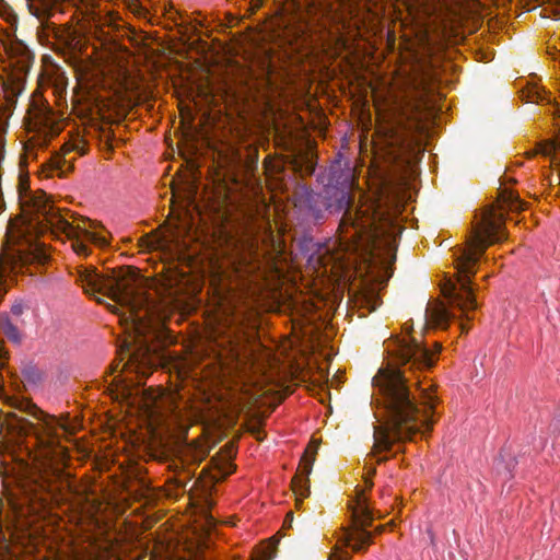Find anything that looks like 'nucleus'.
<instances>
[{"instance_id": "nucleus-1", "label": "nucleus", "mask_w": 560, "mask_h": 560, "mask_svg": "<svg viewBox=\"0 0 560 560\" xmlns=\"http://www.w3.org/2000/svg\"><path fill=\"white\" fill-rule=\"evenodd\" d=\"M192 240L187 214L175 218L174 208L166 224L139 238V247L156 252L163 264L150 291L141 288L140 280L130 267L113 269L110 275L98 273L93 267L78 268V280L86 293H102L126 308L120 322L126 326L128 337L125 340L126 350L121 349L119 355L120 361L127 354L129 359L121 368L120 362L112 364V372L119 370L120 373L108 383V390L115 399L137 405L152 432L175 416L179 397L177 392L152 387L143 390L141 396L136 395L137 387L165 359L155 346L150 345L159 336L156 324L173 311L186 308L201 291V278L209 279L220 305L240 285V280H248L249 283L262 281V287H269L253 244H233L231 253L225 249L210 250L197 259L195 256L198 252L189 248Z\"/></svg>"}, {"instance_id": "nucleus-2", "label": "nucleus", "mask_w": 560, "mask_h": 560, "mask_svg": "<svg viewBox=\"0 0 560 560\" xmlns=\"http://www.w3.org/2000/svg\"><path fill=\"white\" fill-rule=\"evenodd\" d=\"M441 350L440 343L434 345V350L423 348L409 335L387 341L388 365L380 369L373 378V385L378 389L386 412L385 423L376 427L374 431L375 452L388 451L395 442L412 440L418 433L432 431L436 421L435 407L439 398L433 386H419L417 404L407 386L406 373L407 370L431 369Z\"/></svg>"}, {"instance_id": "nucleus-3", "label": "nucleus", "mask_w": 560, "mask_h": 560, "mask_svg": "<svg viewBox=\"0 0 560 560\" xmlns=\"http://www.w3.org/2000/svg\"><path fill=\"white\" fill-rule=\"evenodd\" d=\"M320 259L325 268L331 265V272L358 262L361 285L353 302L357 307L371 313L381 304L380 292L393 275L395 238H380L375 212L370 206H361L354 212L346 211L339 224L338 238L327 246Z\"/></svg>"}, {"instance_id": "nucleus-4", "label": "nucleus", "mask_w": 560, "mask_h": 560, "mask_svg": "<svg viewBox=\"0 0 560 560\" xmlns=\"http://www.w3.org/2000/svg\"><path fill=\"white\" fill-rule=\"evenodd\" d=\"M506 210L523 211L525 203L512 191H503L495 205L483 209L480 218L475 222L466 246L455 260L456 273L441 284V292L452 307L457 308L460 315V331L467 334L470 329L468 322L472 319L469 312L477 310L471 279L477 272V264L487 248L505 238L504 214Z\"/></svg>"}, {"instance_id": "nucleus-5", "label": "nucleus", "mask_w": 560, "mask_h": 560, "mask_svg": "<svg viewBox=\"0 0 560 560\" xmlns=\"http://www.w3.org/2000/svg\"><path fill=\"white\" fill-rule=\"evenodd\" d=\"M31 13L38 19H48L57 13L71 10V21L75 22L74 34L92 37L95 61L104 75L116 80L125 79L130 52L112 36L117 30L118 15L102 0H26Z\"/></svg>"}, {"instance_id": "nucleus-6", "label": "nucleus", "mask_w": 560, "mask_h": 560, "mask_svg": "<svg viewBox=\"0 0 560 560\" xmlns=\"http://www.w3.org/2000/svg\"><path fill=\"white\" fill-rule=\"evenodd\" d=\"M23 214L9 222L8 241L25 242L32 246L33 235L50 232L56 236L65 235L71 243L73 252L81 257L91 253L90 244L106 247L109 233L103 225L69 211H60L43 190H36L21 202Z\"/></svg>"}, {"instance_id": "nucleus-7", "label": "nucleus", "mask_w": 560, "mask_h": 560, "mask_svg": "<svg viewBox=\"0 0 560 560\" xmlns=\"http://www.w3.org/2000/svg\"><path fill=\"white\" fill-rule=\"evenodd\" d=\"M28 413L37 420L36 424L16 413H5L0 418V450L11 452L33 433L38 451L34 455L27 451V455L33 457L37 469L46 470L57 455L63 456L66 452L60 446L58 430H62L67 435H72L75 432V425L69 422L68 415L56 418L34 405L30 406Z\"/></svg>"}, {"instance_id": "nucleus-8", "label": "nucleus", "mask_w": 560, "mask_h": 560, "mask_svg": "<svg viewBox=\"0 0 560 560\" xmlns=\"http://www.w3.org/2000/svg\"><path fill=\"white\" fill-rule=\"evenodd\" d=\"M14 23V16L0 15V84L8 101L23 91L32 63L31 51L15 37Z\"/></svg>"}, {"instance_id": "nucleus-9", "label": "nucleus", "mask_w": 560, "mask_h": 560, "mask_svg": "<svg viewBox=\"0 0 560 560\" xmlns=\"http://www.w3.org/2000/svg\"><path fill=\"white\" fill-rule=\"evenodd\" d=\"M373 474L374 470L364 477L363 487H357L355 498L349 505L351 510V524L342 528L338 536L337 546L340 548L351 547L354 552L365 551L373 541V535L382 534L385 529V525H380L375 528L374 533L368 530L374 520L366 497V490L373 487Z\"/></svg>"}, {"instance_id": "nucleus-10", "label": "nucleus", "mask_w": 560, "mask_h": 560, "mask_svg": "<svg viewBox=\"0 0 560 560\" xmlns=\"http://www.w3.org/2000/svg\"><path fill=\"white\" fill-rule=\"evenodd\" d=\"M27 132L30 135L25 144L26 151L34 148H45L65 128V121L51 108L42 103H32L27 112Z\"/></svg>"}, {"instance_id": "nucleus-11", "label": "nucleus", "mask_w": 560, "mask_h": 560, "mask_svg": "<svg viewBox=\"0 0 560 560\" xmlns=\"http://www.w3.org/2000/svg\"><path fill=\"white\" fill-rule=\"evenodd\" d=\"M88 153V141L80 133L70 135L58 152L45 162L39 170L42 178L65 177L73 171L78 156Z\"/></svg>"}, {"instance_id": "nucleus-12", "label": "nucleus", "mask_w": 560, "mask_h": 560, "mask_svg": "<svg viewBox=\"0 0 560 560\" xmlns=\"http://www.w3.org/2000/svg\"><path fill=\"white\" fill-rule=\"evenodd\" d=\"M318 442L314 439L311 440L306 446L304 454L300 460L295 476L292 479L291 488L295 495L296 508H300L303 499L310 494V480L308 476L312 471L313 464L318 450Z\"/></svg>"}, {"instance_id": "nucleus-13", "label": "nucleus", "mask_w": 560, "mask_h": 560, "mask_svg": "<svg viewBox=\"0 0 560 560\" xmlns=\"http://www.w3.org/2000/svg\"><path fill=\"white\" fill-rule=\"evenodd\" d=\"M133 547L135 542L125 541L116 535H107L91 542L90 552L95 560H133L135 558L130 555Z\"/></svg>"}, {"instance_id": "nucleus-14", "label": "nucleus", "mask_w": 560, "mask_h": 560, "mask_svg": "<svg viewBox=\"0 0 560 560\" xmlns=\"http://www.w3.org/2000/svg\"><path fill=\"white\" fill-rule=\"evenodd\" d=\"M276 112L270 101L264 100L253 114L250 120L243 117L245 131L250 136L266 137L275 126Z\"/></svg>"}, {"instance_id": "nucleus-15", "label": "nucleus", "mask_w": 560, "mask_h": 560, "mask_svg": "<svg viewBox=\"0 0 560 560\" xmlns=\"http://www.w3.org/2000/svg\"><path fill=\"white\" fill-rule=\"evenodd\" d=\"M207 455L208 450L203 443L196 442L186 447L182 462L188 466H190V464H199L207 457ZM192 475L194 472L191 471L190 467L183 468V470L179 471L176 477H174V482L177 487L184 488Z\"/></svg>"}, {"instance_id": "nucleus-16", "label": "nucleus", "mask_w": 560, "mask_h": 560, "mask_svg": "<svg viewBox=\"0 0 560 560\" xmlns=\"http://www.w3.org/2000/svg\"><path fill=\"white\" fill-rule=\"evenodd\" d=\"M427 320L436 328L446 329L455 315L451 313L447 306L440 301L429 303L427 311Z\"/></svg>"}, {"instance_id": "nucleus-17", "label": "nucleus", "mask_w": 560, "mask_h": 560, "mask_svg": "<svg viewBox=\"0 0 560 560\" xmlns=\"http://www.w3.org/2000/svg\"><path fill=\"white\" fill-rule=\"evenodd\" d=\"M164 16L173 22L177 27H179V32L183 34H187L189 32H197L199 23H188L186 24L182 13L174 8L172 3H168L164 7Z\"/></svg>"}, {"instance_id": "nucleus-18", "label": "nucleus", "mask_w": 560, "mask_h": 560, "mask_svg": "<svg viewBox=\"0 0 560 560\" xmlns=\"http://www.w3.org/2000/svg\"><path fill=\"white\" fill-rule=\"evenodd\" d=\"M422 12L428 16L440 15L446 7V0H419Z\"/></svg>"}, {"instance_id": "nucleus-19", "label": "nucleus", "mask_w": 560, "mask_h": 560, "mask_svg": "<svg viewBox=\"0 0 560 560\" xmlns=\"http://www.w3.org/2000/svg\"><path fill=\"white\" fill-rule=\"evenodd\" d=\"M244 359L241 357L240 350L237 348H233L230 351V357L226 358L225 361H222V365L226 366V369L231 370H242L245 365Z\"/></svg>"}, {"instance_id": "nucleus-20", "label": "nucleus", "mask_w": 560, "mask_h": 560, "mask_svg": "<svg viewBox=\"0 0 560 560\" xmlns=\"http://www.w3.org/2000/svg\"><path fill=\"white\" fill-rule=\"evenodd\" d=\"M0 331L13 341L20 340V330L7 318H0Z\"/></svg>"}, {"instance_id": "nucleus-21", "label": "nucleus", "mask_w": 560, "mask_h": 560, "mask_svg": "<svg viewBox=\"0 0 560 560\" xmlns=\"http://www.w3.org/2000/svg\"><path fill=\"white\" fill-rule=\"evenodd\" d=\"M349 49V40L343 35H338L334 40V56L338 57L341 52Z\"/></svg>"}, {"instance_id": "nucleus-22", "label": "nucleus", "mask_w": 560, "mask_h": 560, "mask_svg": "<svg viewBox=\"0 0 560 560\" xmlns=\"http://www.w3.org/2000/svg\"><path fill=\"white\" fill-rule=\"evenodd\" d=\"M234 470L233 465L231 463H225L223 467L215 465L212 471V478L215 480L223 479L225 476L232 474Z\"/></svg>"}, {"instance_id": "nucleus-23", "label": "nucleus", "mask_w": 560, "mask_h": 560, "mask_svg": "<svg viewBox=\"0 0 560 560\" xmlns=\"http://www.w3.org/2000/svg\"><path fill=\"white\" fill-rule=\"evenodd\" d=\"M247 150H248V158L246 161V171L252 172L257 165L258 150L253 144H248Z\"/></svg>"}, {"instance_id": "nucleus-24", "label": "nucleus", "mask_w": 560, "mask_h": 560, "mask_svg": "<svg viewBox=\"0 0 560 560\" xmlns=\"http://www.w3.org/2000/svg\"><path fill=\"white\" fill-rule=\"evenodd\" d=\"M30 189V183L27 176H20L19 178V197H20V203L23 202L31 194L28 192Z\"/></svg>"}, {"instance_id": "nucleus-25", "label": "nucleus", "mask_w": 560, "mask_h": 560, "mask_svg": "<svg viewBox=\"0 0 560 560\" xmlns=\"http://www.w3.org/2000/svg\"><path fill=\"white\" fill-rule=\"evenodd\" d=\"M260 556L257 560H271L276 553V542L269 541L259 550Z\"/></svg>"}, {"instance_id": "nucleus-26", "label": "nucleus", "mask_w": 560, "mask_h": 560, "mask_svg": "<svg viewBox=\"0 0 560 560\" xmlns=\"http://www.w3.org/2000/svg\"><path fill=\"white\" fill-rule=\"evenodd\" d=\"M350 558L351 555L349 553L348 550H346L345 548H340L339 546H336L332 549L328 560H349Z\"/></svg>"}, {"instance_id": "nucleus-27", "label": "nucleus", "mask_w": 560, "mask_h": 560, "mask_svg": "<svg viewBox=\"0 0 560 560\" xmlns=\"http://www.w3.org/2000/svg\"><path fill=\"white\" fill-rule=\"evenodd\" d=\"M128 9L133 12L135 14L141 15L142 14V7L139 2V0H124Z\"/></svg>"}, {"instance_id": "nucleus-28", "label": "nucleus", "mask_w": 560, "mask_h": 560, "mask_svg": "<svg viewBox=\"0 0 560 560\" xmlns=\"http://www.w3.org/2000/svg\"><path fill=\"white\" fill-rule=\"evenodd\" d=\"M23 312H24V306L22 303H15L11 307V313L16 317L21 316L23 314Z\"/></svg>"}, {"instance_id": "nucleus-29", "label": "nucleus", "mask_w": 560, "mask_h": 560, "mask_svg": "<svg viewBox=\"0 0 560 560\" xmlns=\"http://www.w3.org/2000/svg\"><path fill=\"white\" fill-rule=\"evenodd\" d=\"M5 360H7L5 352L3 350L2 345H0V368H2L5 364Z\"/></svg>"}, {"instance_id": "nucleus-30", "label": "nucleus", "mask_w": 560, "mask_h": 560, "mask_svg": "<svg viewBox=\"0 0 560 560\" xmlns=\"http://www.w3.org/2000/svg\"><path fill=\"white\" fill-rule=\"evenodd\" d=\"M253 433L255 434L256 439L261 441L264 438L261 436V432L258 428H253L252 429Z\"/></svg>"}, {"instance_id": "nucleus-31", "label": "nucleus", "mask_w": 560, "mask_h": 560, "mask_svg": "<svg viewBox=\"0 0 560 560\" xmlns=\"http://www.w3.org/2000/svg\"><path fill=\"white\" fill-rule=\"evenodd\" d=\"M271 272H272V276H275L277 278V280L280 281V279L282 277V272L278 268H275Z\"/></svg>"}, {"instance_id": "nucleus-32", "label": "nucleus", "mask_w": 560, "mask_h": 560, "mask_svg": "<svg viewBox=\"0 0 560 560\" xmlns=\"http://www.w3.org/2000/svg\"><path fill=\"white\" fill-rule=\"evenodd\" d=\"M292 515H293V514H292V512H289V513L287 514V517H285V521H284V525H287V524H289V525H290V524H291V522H292Z\"/></svg>"}, {"instance_id": "nucleus-33", "label": "nucleus", "mask_w": 560, "mask_h": 560, "mask_svg": "<svg viewBox=\"0 0 560 560\" xmlns=\"http://www.w3.org/2000/svg\"><path fill=\"white\" fill-rule=\"evenodd\" d=\"M319 376H320V380H323V381H327V373H326L325 371H323V370H322V371L319 372Z\"/></svg>"}, {"instance_id": "nucleus-34", "label": "nucleus", "mask_w": 560, "mask_h": 560, "mask_svg": "<svg viewBox=\"0 0 560 560\" xmlns=\"http://www.w3.org/2000/svg\"><path fill=\"white\" fill-rule=\"evenodd\" d=\"M36 259H38V261L43 262L46 259V255L45 254L37 255Z\"/></svg>"}, {"instance_id": "nucleus-35", "label": "nucleus", "mask_w": 560, "mask_h": 560, "mask_svg": "<svg viewBox=\"0 0 560 560\" xmlns=\"http://www.w3.org/2000/svg\"><path fill=\"white\" fill-rule=\"evenodd\" d=\"M395 526V522L392 520L390 522H388L386 525H385V528L386 527H390L393 528Z\"/></svg>"}, {"instance_id": "nucleus-36", "label": "nucleus", "mask_w": 560, "mask_h": 560, "mask_svg": "<svg viewBox=\"0 0 560 560\" xmlns=\"http://www.w3.org/2000/svg\"><path fill=\"white\" fill-rule=\"evenodd\" d=\"M269 163H270V161L266 159L264 164H265V167H266L267 170L269 168Z\"/></svg>"}, {"instance_id": "nucleus-37", "label": "nucleus", "mask_w": 560, "mask_h": 560, "mask_svg": "<svg viewBox=\"0 0 560 560\" xmlns=\"http://www.w3.org/2000/svg\"><path fill=\"white\" fill-rule=\"evenodd\" d=\"M376 132H377V133H381V132H385V131L383 130V127H382V126H378V127H377V131H376Z\"/></svg>"}, {"instance_id": "nucleus-38", "label": "nucleus", "mask_w": 560, "mask_h": 560, "mask_svg": "<svg viewBox=\"0 0 560 560\" xmlns=\"http://www.w3.org/2000/svg\"><path fill=\"white\" fill-rule=\"evenodd\" d=\"M174 197H175V191H174V187L172 186V199H171L172 202H173Z\"/></svg>"}, {"instance_id": "nucleus-39", "label": "nucleus", "mask_w": 560, "mask_h": 560, "mask_svg": "<svg viewBox=\"0 0 560 560\" xmlns=\"http://www.w3.org/2000/svg\"><path fill=\"white\" fill-rule=\"evenodd\" d=\"M241 142H246L245 136H241Z\"/></svg>"}, {"instance_id": "nucleus-40", "label": "nucleus", "mask_w": 560, "mask_h": 560, "mask_svg": "<svg viewBox=\"0 0 560 560\" xmlns=\"http://www.w3.org/2000/svg\"><path fill=\"white\" fill-rule=\"evenodd\" d=\"M538 100H542V97H540L539 95L536 96V100H533L532 102L534 101H538Z\"/></svg>"}, {"instance_id": "nucleus-41", "label": "nucleus", "mask_w": 560, "mask_h": 560, "mask_svg": "<svg viewBox=\"0 0 560 560\" xmlns=\"http://www.w3.org/2000/svg\"><path fill=\"white\" fill-rule=\"evenodd\" d=\"M117 310H118L117 305H114L113 306V312H117Z\"/></svg>"}, {"instance_id": "nucleus-42", "label": "nucleus", "mask_w": 560, "mask_h": 560, "mask_svg": "<svg viewBox=\"0 0 560 560\" xmlns=\"http://www.w3.org/2000/svg\"><path fill=\"white\" fill-rule=\"evenodd\" d=\"M405 330L408 331L409 330V327L407 326V324H405Z\"/></svg>"}, {"instance_id": "nucleus-43", "label": "nucleus", "mask_w": 560, "mask_h": 560, "mask_svg": "<svg viewBox=\"0 0 560 560\" xmlns=\"http://www.w3.org/2000/svg\"><path fill=\"white\" fill-rule=\"evenodd\" d=\"M271 290H276L277 289V284H275L273 287L270 288Z\"/></svg>"}, {"instance_id": "nucleus-44", "label": "nucleus", "mask_w": 560, "mask_h": 560, "mask_svg": "<svg viewBox=\"0 0 560 560\" xmlns=\"http://www.w3.org/2000/svg\"><path fill=\"white\" fill-rule=\"evenodd\" d=\"M296 303H298V301L292 300V305H295Z\"/></svg>"}]
</instances>
